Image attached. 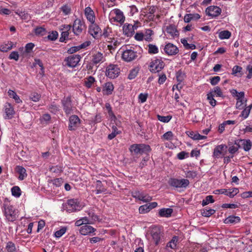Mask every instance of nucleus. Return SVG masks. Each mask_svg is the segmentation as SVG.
<instances>
[{
  "label": "nucleus",
  "mask_w": 252,
  "mask_h": 252,
  "mask_svg": "<svg viewBox=\"0 0 252 252\" xmlns=\"http://www.w3.org/2000/svg\"><path fill=\"white\" fill-rule=\"evenodd\" d=\"M152 149L149 145L145 144H134L130 146L129 151L135 155L147 154L151 151Z\"/></svg>",
  "instance_id": "f257e3e1"
},
{
  "label": "nucleus",
  "mask_w": 252,
  "mask_h": 252,
  "mask_svg": "<svg viewBox=\"0 0 252 252\" xmlns=\"http://www.w3.org/2000/svg\"><path fill=\"white\" fill-rule=\"evenodd\" d=\"M168 184L174 188H186L189 184V181L186 179H178L171 178L168 182Z\"/></svg>",
  "instance_id": "f03ea898"
},
{
  "label": "nucleus",
  "mask_w": 252,
  "mask_h": 252,
  "mask_svg": "<svg viewBox=\"0 0 252 252\" xmlns=\"http://www.w3.org/2000/svg\"><path fill=\"white\" fill-rule=\"evenodd\" d=\"M164 65L161 59L155 58L150 63L149 69L152 73L158 72L164 68Z\"/></svg>",
  "instance_id": "7ed1b4c3"
},
{
  "label": "nucleus",
  "mask_w": 252,
  "mask_h": 252,
  "mask_svg": "<svg viewBox=\"0 0 252 252\" xmlns=\"http://www.w3.org/2000/svg\"><path fill=\"white\" fill-rule=\"evenodd\" d=\"M131 48L130 47L129 49H126L122 54L123 60L126 62H131L138 57L137 52L132 50Z\"/></svg>",
  "instance_id": "20e7f679"
},
{
  "label": "nucleus",
  "mask_w": 252,
  "mask_h": 252,
  "mask_svg": "<svg viewBox=\"0 0 252 252\" xmlns=\"http://www.w3.org/2000/svg\"><path fill=\"white\" fill-rule=\"evenodd\" d=\"M78 208L79 203L77 200L74 199L68 200L63 206L64 210L69 213L79 210Z\"/></svg>",
  "instance_id": "39448f33"
},
{
  "label": "nucleus",
  "mask_w": 252,
  "mask_h": 252,
  "mask_svg": "<svg viewBox=\"0 0 252 252\" xmlns=\"http://www.w3.org/2000/svg\"><path fill=\"white\" fill-rule=\"evenodd\" d=\"M120 72V69L117 65L110 64L106 68V75L113 79L117 77Z\"/></svg>",
  "instance_id": "423d86ee"
},
{
  "label": "nucleus",
  "mask_w": 252,
  "mask_h": 252,
  "mask_svg": "<svg viewBox=\"0 0 252 252\" xmlns=\"http://www.w3.org/2000/svg\"><path fill=\"white\" fill-rule=\"evenodd\" d=\"M81 56L79 55H72L66 58L64 62L66 65L69 67H74L77 66L80 61Z\"/></svg>",
  "instance_id": "0eeeda50"
},
{
  "label": "nucleus",
  "mask_w": 252,
  "mask_h": 252,
  "mask_svg": "<svg viewBox=\"0 0 252 252\" xmlns=\"http://www.w3.org/2000/svg\"><path fill=\"white\" fill-rule=\"evenodd\" d=\"M62 104L63 110L66 115L70 114L72 112V106L70 96L63 97L62 100Z\"/></svg>",
  "instance_id": "6e6552de"
},
{
  "label": "nucleus",
  "mask_w": 252,
  "mask_h": 252,
  "mask_svg": "<svg viewBox=\"0 0 252 252\" xmlns=\"http://www.w3.org/2000/svg\"><path fill=\"white\" fill-rule=\"evenodd\" d=\"M4 214L8 221H13L17 218L15 210L11 205L4 208Z\"/></svg>",
  "instance_id": "1a4fd4ad"
},
{
  "label": "nucleus",
  "mask_w": 252,
  "mask_h": 252,
  "mask_svg": "<svg viewBox=\"0 0 252 252\" xmlns=\"http://www.w3.org/2000/svg\"><path fill=\"white\" fill-rule=\"evenodd\" d=\"M73 32L75 35L80 34L85 28L84 22L80 19H76L72 26Z\"/></svg>",
  "instance_id": "9d476101"
},
{
  "label": "nucleus",
  "mask_w": 252,
  "mask_h": 252,
  "mask_svg": "<svg viewBox=\"0 0 252 252\" xmlns=\"http://www.w3.org/2000/svg\"><path fill=\"white\" fill-rule=\"evenodd\" d=\"M205 12L208 16L216 17L220 14L221 9L218 6L212 5L208 7L206 9Z\"/></svg>",
  "instance_id": "9b49d317"
},
{
  "label": "nucleus",
  "mask_w": 252,
  "mask_h": 252,
  "mask_svg": "<svg viewBox=\"0 0 252 252\" xmlns=\"http://www.w3.org/2000/svg\"><path fill=\"white\" fill-rule=\"evenodd\" d=\"M164 51L167 55L169 56L175 55L179 52V49L177 46L170 43L165 45Z\"/></svg>",
  "instance_id": "f8f14e48"
},
{
  "label": "nucleus",
  "mask_w": 252,
  "mask_h": 252,
  "mask_svg": "<svg viewBox=\"0 0 252 252\" xmlns=\"http://www.w3.org/2000/svg\"><path fill=\"white\" fill-rule=\"evenodd\" d=\"M239 192V190L237 188H233L232 189H230L228 191L227 189H217L214 191L215 194L221 193L224 194L227 196H228L230 198L233 197Z\"/></svg>",
  "instance_id": "ddd939ff"
},
{
  "label": "nucleus",
  "mask_w": 252,
  "mask_h": 252,
  "mask_svg": "<svg viewBox=\"0 0 252 252\" xmlns=\"http://www.w3.org/2000/svg\"><path fill=\"white\" fill-rule=\"evenodd\" d=\"M151 233L154 242L156 245H158L161 241L162 235L160 230L158 227L153 228Z\"/></svg>",
  "instance_id": "4468645a"
},
{
  "label": "nucleus",
  "mask_w": 252,
  "mask_h": 252,
  "mask_svg": "<svg viewBox=\"0 0 252 252\" xmlns=\"http://www.w3.org/2000/svg\"><path fill=\"white\" fill-rule=\"evenodd\" d=\"M89 32L94 38H97L102 35L101 29L94 22L92 23V25L90 26Z\"/></svg>",
  "instance_id": "2eb2a0df"
},
{
  "label": "nucleus",
  "mask_w": 252,
  "mask_h": 252,
  "mask_svg": "<svg viewBox=\"0 0 252 252\" xmlns=\"http://www.w3.org/2000/svg\"><path fill=\"white\" fill-rule=\"evenodd\" d=\"M68 128L70 130H75L79 126L80 120L76 115H72L69 117Z\"/></svg>",
  "instance_id": "dca6fc26"
},
{
  "label": "nucleus",
  "mask_w": 252,
  "mask_h": 252,
  "mask_svg": "<svg viewBox=\"0 0 252 252\" xmlns=\"http://www.w3.org/2000/svg\"><path fill=\"white\" fill-rule=\"evenodd\" d=\"M104 58L102 53L97 52L92 55V62L94 64L100 63L104 62Z\"/></svg>",
  "instance_id": "f3484780"
},
{
  "label": "nucleus",
  "mask_w": 252,
  "mask_h": 252,
  "mask_svg": "<svg viewBox=\"0 0 252 252\" xmlns=\"http://www.w3.org/2000/svg\"><path fill=\"white\" fill-rule=\"evenodd\" d=\"M227 148V146L225 144H221L216 146L213 152V157L215 158H219L222 151Z\"/></svg>",
  "instance_id": "a211bd4d"
},
{
  "label": "nucleus",
  "mask_w": 252,
  "mask_h": 252,
  "mask_svg": "<svg viewBox=\"0 0 252 252\" xmlns=\"http://www.w3.org/2000/svg\"><path fill=\"white\" fill-rule=\"evenodd\" d=\"M113 11L116 15L115 17L112 18L114 19V21L123 23L125 21V17L123 12L119 9H115Z\"/></svg>",
  "instance_id": "6ab92c4d"
},
{
  "label": "nucleus",
  "mask_w": 252,
  "mask_h": 252,
  "mask_svg": "<svg viewBox=\"0 0 252 252\" xmlns=\"http://www.w3.org/2000/svg\"><path fill=\"white\" fill-rule=\"evenodd\" d=\"M186 133L194 140H199L207 138L206 136L201 135L197 132L187 131L186 132Z\"/></svg>",
  "instance_id": "aec40b11"
},
{
  "label": "nucleus",
  "mask_w": 252,
  "mask_h": 252,
  "mask_svg": "<svg viewBox=\"0 0 252 252\" xmlns=\"http://www.w3.org/2000/svg\"><path fill=\"white\" fill-rule=\"evenodd\" d=\"M15 171L19 174L18 179L21 181L23 180L27 176L26 169L22 166H16Z\"/></svg>",
  "instance_id": "412c9836"
},
{
  "label": "nucleus",
  "mask_w": 252,
  "mask_h": 252,
  "mask_svg": "<svg viewBox=\"0 0 252 252\" xmlns=\"http://www.w3.org/2000/svg\"><path fill=\"white\" fill-rule=\"evenodd\" d=\"M4 112L6 114V116L5 117L6 119H11L15 113L14 109L10 103H8L5 106Z\"/></svg>",
  "instance_id": "4be33fe9"
},
{
  "label": "nucleus",
  "mask_w": 252,
  "mask_h": 252,
  "mask_svg": "<svg viewBox=\"0 0 252 252\" xmlns=\"http://www.w3.org/2000/svg\"><path fill=\"white\" fill-rule=\"evenodd\" d=\"M79 231L82 235H86L94 232L95 229L90 225L85 224L81 227Z\"/></svg>",
  "instance_id": "5701e85b"
},
{
  "label": "nucleus",
  "mask_w": 252,
  "mask_h": 252,
  "mask_svg": "<svg viewBox=\"0 0 252 252\" xmlns=\"http://www.w3.org/2000/svg\"><path fill=\"white\" fill-rule=\"evenodd\" d=\"M85 14L87 19L91 23H94L95 21V16L94 11L90 7H87L85 9Z\"/></svg>",
  "instance_id": "b1692460"
},
{
  "label": "nucleus",
  "mask_w": 252,
  "mask_h": 252,
  "mask_svg": "<svg viewBox=\"0 0 252 252\" xmlns=\"http://www.w3.org/2000/svg\"><path fill=\"white\" fill-rule=\"evenodd\" d=\"M166 32L169 34L172 37L178 36L179 35V32L177 31L176 27L173 25H170L166 27Z\"/></svg>",
  "instance_id": "393cba45"
},
{
  "label": "nucleus",
  "mask_w": 252,
  "mask_h": 252,
  "mask_svg": "<svg viewBox=\"0 0 252 252\" xmlns=\"http://www.w3.org/2000/svg\"><path fill=\"white\" fill-rule=\"evenodd\" d=\"M173 209L171 208H162L159 210L158 215L161 217L168 218L171 216Z\"/></svg>",
  "instance_id": "a878e982"
},
{
  "label": "nucleus",
  "mask_w": 252,
  "mask_h": 252,
  "mask_svg": "<svg viewBox=\"0 0 252 252\" xmlns=\"http://www.w3.org/2000/svg\"><path fill=\"white\" fill-rule=\"evenodd\" d=\"M124 33L128 37L131 36L134 33L133 26L131 24L125 25L123 27Z\"/></svg>",
  "instance_id": "bb28decb"
},
{
  "label": "nucleus",
  "mask_w": 252,
  "mask_h": 252,
  "mask_svg": "<svg viewBox=\"0 0 252 252\" xmlns=\"http://www.w3.org/2000/svg\"><path fill=\"white\" fill-rule=\"evenodd\" d=\"M241 141L242 148L246 152L249 151L252 147L251 140L250 139H243Z\"/></svg>",
  "instance_id": "cd10ccee"
},
{
  "label": "nucleus",
  "mask_w": 252,
  "mask_h": 252,
  "mask_svg": "<svg viewBox=\"0 0 252 252\" xmlns=\"http://www.w3.org/2000/svg\"><path fill=\"white\" fill-rule=\"evenodd\" d=\"M240 221V218L239 217L230 216L224 220V222L226 224L233 223L239 222Z\"/></svg>",
  "instance_id": "c85d7f7f"
},
{
  "label": "nucleus",
  "mask_w": 252,
  "mask_h": 252,
  "mask_svg": "<svg viewBox=\"0 0 252 252\" xmlns=\"http://www.w3.org/2000/svg\"><path fill=\"white\" fill-rule=\"evenodd\" d=\"M96 185V194H99L105 192L106 189L103 187L102 182L99 180H97L95 183Z\"/></svg>",
  "instance_id": "c756f323"
},
{
  "label": "nucleus",
  "mask_w": 252,
  "mask_h": 252,
  "mask_svg": "<svg viewBox=\"0 0 252 252\" xmlns=\"http://www.w3.org/2000/svg\"><path fill=\"white\" fill-rule=\"evenodd\" d=\"M95 81V79L94 77L92 76L87 77L84 79V85L87 88H90Z\"/></svg>",
  "instance_id": "7c9ffc66"
},
{
  "label": "nucleus",
  "mask_w": 252,
  "mask_h": 252,
  "mask_svg": "<svg viewBox=\"0 0 252 252\" xmlns=\"http://www.w3.org/2000/svg\"><path fill=\"white\" fill-rule=\"evenodd\" d=\"M114 90V86L112 83L106 82L103 89V91H106V94L107 95L111 94Z\"/></svg>",
  "instance_id": "2f4dec72"
},
{
  "label": "nucleus",
  "mask_w": 252,
  "mask_h": 252,
  "mask_svg": "<svg viewBox=\"0 0 252 252\" xmlns=\"http://www.w3.org/2000/svg\"><path fill=\"white\" fill-rule=\"evenodd\" d=\"M178 240V236H173L172 239L167 244L166 247L170 248L172 249H174L176 247Z\"/></svg>",
  "instance_id": "473e14b6"
},
{
  "label": "nucleus",
  "mask_w": 252,
  "mask_h": 252,
  "mask_svg": "<svg viewBox=\"0 0 252 252\" xmlns=\"http://www.w3.org/2000/svg\"><path fill=\"white\" fill-rule=\"evenodd\" d=\"M47 32L46 30L43 27H37L34 29V33L36 35L43 36Z\"/></svg>",
  "instance_id": "72a5a7b5"
},
{
  "label": "nucleus",
  "mask_w": 252,
  "mask_h": 252,
  "mask_svg": "<svg viewBox=\"0 0 252 252\" xmlns=\"http://www.w3.org/2000/svg\"><path fill=\"white\" fill-rule=\"evenodd\" d=\"M48 110L53 114H57L60 110L59 106L57 105L55 102L51 103L48 106Z\"/></svg>",
  "instance_id": "f704fd0d"
},
{
  "label": "nucleus",
  "mask_w": 252,
  "mask_h": 252,
  "mask_svg": "<svg viewBox=\"0 0 252 252\" xmlns=\"http://www.w3.org/2000/svg\"><path fill=\"white\" fill-rule=\"evenodd\" d=\"M154 34L153 31L151 29H147L144 34V39L148 42L152 40V35Z\"/></svg>",
  "instance_id": "c9c22d12"
},
{
  "label": "nucleus",
  "mask_w": 252,
  "mask_h": 252,
  "mask_svg": "<svg viewBox=\"0 0 252 252\" xmlns=\"http://www.w3.org/2000/svg\"><path fill=\"white\" fill-rule=\"evenodd\" d=\"M242 67L239 65H235L232 68V74L238 76H241L242 75Z\"/></svg>",
  "instance_id": "e433bc0d"
},
{
  "label": "nucleus",
  "mask_w": 252,
  "mask_h": 252,
  "mask_svg": "<svg viewBox=\"0 0 252 252\" xmlns=\"http://www.w3.org/2000/svg\"><path fill=\"white\" fill-rule=\"evenodd\" d=\"M8 94L10 97L13 98L15 100L16 102L18 103L22 102L19 96L16 94V93L14 91L9 90L8 91Z\"/></svg>",
  "instance_id": "4c0bfd02"
},
{
  "label": "nucleus",
  "mask_w": 252,
  "mask_h": 252,
  "mask_svg": "<svg viewBox=\"0 0 252 252\" xmlns=\"http://www.w3.org/2000/svg\"><path fill=\"white\" fill-rule=\"evenodd\" d=\"M6 249L7 252H17L15 245L11 241L7 243Z\"/></svg>",
  "instance_id": "58836bf2"
},
{
  "label": "nucleus",
  "mask_w": 252,
  "mask_h": 252,
  "mask_svg": "<svg viewBox=\"0 0 252 252\" xmlns=\"http://www.w3.org/2000/svg\"><path fill=\"white\" fill-rule=\"evenodd\" d=\"M207 95V98L209 100L210 104L213 107L215 106L217 101L214 98V94H213V92H209Z\"/></svg>",
  "instance_id": "ea45409f"
},
{
  "label": "nucleus",
  "mask_w": 252,
  "mask_h": 252,
  "mask_svg": "<svg viewBox=\"0 0 252 252\" xmlns=\"http://www.w3.org/2000/svg\"><path fill=\"white\" fill-rule=\"evenodd\" d=\"M231 34V33L229 31L225 30L219 33V37L221 39H228L230 37Z\"/></svg>",
  "instance_id": "a19ab883"
},
{
  "label": "nucleus",
  "mask_w": 252,
  "mask_h": 252,
  "mask_svg": "<svg viewBox=\"0 0 252 252\" xmlns=\"http://www.w3.org/2000/svg\"><path fill=\"white\" fill-rule=\"evenodd\" d=\"M148 53L150 54H155L158 52V49L157 46L152 44L148 45Z\"/></svg>",
  "instance_id": "79ce46f5"
},
{
  "label": "nucleus",
  "mask_w": 252,
  "mask_h": 252,
  "mask_svg": "<svg viewBox=\"0 0 252 252\" xmlns=\"http://www.w3.org/2000/svg\"><path fill=\"white\" fill-rule=\"evenodd\" d=\"M215 212H216V211L215 210H214V209H203L201 211V214L204 217H209L212 215L214 214L215 213Z\"/></svg>",
  "instance_id": "37998d69"
},
{
  "label": "nucleus",
  "mask_w": 252,
  "mask_h": 252,
  "mask_svg": "<svg viewBox=\"0 0 252 252\" xmlns=\"http://www.w3.org/2000/svg\"><path fill=\"white\" fill-rule=\"evenodd\" d=\"M11 192L12 195L18 197L21 194V191L20 188L18 186H14L11 189Z\"/></svg>",
  "instance_id": "c03bdc74"
},
{
  "label": "nucleus",
  "mask_w": 252,
  "mask_h": 252,
  "mask_svg": "<svg viewBox=\"0 0 252 252\" xmlns=\"http://www.w3.org/2000/svg\"><path fill=\"white\" fill-rule=\"evenodd\" d=\"M215 201L213 199L212 195H208L206 197L205 199H203L202 202V205L203 206L208 205L209 203H214Z\"/></svg>",
  "instance_id": "a18cd8bd"
},
{
  "label": "nucleus",
  "mask_w": 252,
  "mask_h": 252,
  "mask_svg": "<svg viewBox=\"0 0 252 252\" xmlns=\"http://www.w3.org/2000/svg\"><path fill=\"white\" fill-rule=\"evenodd\" d=\"M158 120L163 123H168L172 119V116L168 115L167 116H163L159 115H157Z\"/></svg>",
  "instance_id": "49530a36"
},
{
  "label": "nucleus",
  "mask_w": 252,
  "mask_h": 252,
  "mask_svg": "<svg viewBox=\"0 0 252 252\" xmlns=\"http://www.w3.org/2000/svg\"><path fill=\"white\" fill-rule=\"evenodd\" d=\"M149 207L148 204L141 206L139 208V212L140 214H145L150 212Z\"/></svg>",
  "instance_id": "de8ad7c7"
},
{
  "label": "nucleus",
  "mask_w": 252,
  "mask_h": 252,
  "mask_svg": "<svg viewBox=\"0 0 252 252\" xmlns=\"http://www.w3.org/2000/svg\"><path fill=\"white\" fill-rule=\"evenodd\" d=\"M185 175L187 178L194 179L197 176V173L196 171L189 170L185 172Z\"/></svg>",
  "instance_id": "09e8293b"
},
{
  "label": "nucleus",
  "mask_w": 252,
  "mask_h": 252,
  "mask_svg": "<svg viewBox=\"0 0 252 252\" xmlns=\"http://www.w3.org/2000/svg\"><path fill=\"white\" fill-rule=\"evenodd\" d=\"M173 137V134L172 131H169L165 133L162 136V138L166 140H171Z\"/></svg>",
  "instance_id": "8fccbe9b"
},
{
  "label": "nucleus",
  "mask_w": 252,
  "mask_h": 252,
  "mask_svg": "<svg viewBox=\"0 0 252 252\" xmlns=\"http://www.w3.org/2000/svg\"><path fill=\"white\" fill-rule=\"evenodd\" d=\"M228 145L229 146L228 152L230 154H234L238 151L236 147L233 145L232 142H229L228 143Z\"/></svg>",
  "instance_id": "3c124183"
},
{
  "label": "nucleus",
  "mask_w": 252,
  "mask_h": 252,
  "mask_svg": "<svg viewBox=\"0 0 252 252\" xmlns=\"http://www.w3.org/2000/svg\"><path fill=\"white\" fill-rule=\"evenodd\" d=\"M210 92H213V94H215L217 96L223 97V94L220 88L217 86L214 88L213 90H212Z\"/></svg>",
  "instance_id": "603ef678"
},
{
  "label": "nucleus",
  "mask_w": 252,
  "mask_h": 252,
  "mask_svg": "<svg viewBox=\"0 0 252 252\" xmlns=\"http://www.w3.org/2000/svg\"><path fill=\"white\" fill-rule=\"evenodd\" d=\"M247 100L240 99L237 100L236 104V108L238 109L241 110L244 108V104L246 103Z\"/></svg>",
  "instance_id": "864d4df0"
},
{
  "label": "nucleus",
  "mask_w": 252,
  "mask_h": 252,
  "mask_svg": "<svg viewBox=\"0 0 252 252\" xmlns=\"http://www.w3.org/2000/svg\"><path fill=\"white\" fill-rule=\"evenodd\" d=\"M69 32L67 31H63L61 33V37L60 38V42H64L65 40L68 39Z\"/></svg>",
  "instance_id": "5fc2aeb1"
},
{
  "label": "nucleus",
  "mask_w": 252,
  "mask_h": 252,
  "mask_svg": "<svg viewBox=\"0 0 252 252\" xmlns=\"http://www.w3.org/2000/svg\"><path fill=\"white\" fill-rule=\"evenodd\" d=\"M66 231V227H62L55 233V236L56 237L60 238L65 233Z\"/></svg>",
  "instance_id": "6e6d98bb"
},
{
  "label": "nucleus",
  "mask_w": 252,
  "mask_h": 252,
  "mask_svg": "<svg viewBox=\"0 0 252 252\" xmlns=\"http://www.w3.org/2000/svg\"><path fill=\"white\" fill-rule=\"evenodd\" d=\"M58 36V33L56 31H53L51 33H50L48 36L47 38L48 39L51 41L55 40Z\"/></svg>",
  "instance_id": "4d7b16f0"
},
{
  "label": "nucleus",
  "mask_w": 252,
  "mask_h": 252,
  "mask_svg": "<svg viewBox=\"0 0 252 252\" xmlns=\"http://www.w3.org/2000/svg\"><path fill=\"white\" fill-rule=\"evenodd\" d=\"M19 55L18 54V52L17 51H13L12 52L9 56V59H13L15 61H17L19 60Z\"/></svg>",
  "instance_id": "13d9d810"
},
{
  "label": "nucleus",
  "mask_w": 252,
  "mask_h": 252,
  "mask_svg": "<svg viewBox=\"0 0 252 252\" xmlns=\"http://www.w3.org/2000/svg\"><path fill=\"white\" fill-rule=\"evenodd\" d=\"M185 74L183 73L182 71L179 70L177 72L176 78L179 82H182L184 80Z\"/></svg>",
  "instance_id": "bf43d9fd"
},
{
  "label": "nucleus",
  "mask_w": 252,
  "mask_h": 252,
  "mask_svg": "<svg viewBox=\"0 0 252 252\" xmlns=\"http://www.w3.org/2000/svg\"><path fill=\"white\" fill-rule=\"evenodd\" d=\"M40 98V95L36 93H32L30 95V99L35 102L38 101Z\"/></svg>",
  "instance_id": "052dcab7"
},
{
  "label": "nucleus",
  "mask_w": 252,
  "mask_h": 252,
  "mask_svg": "<svg viewBox=\"0 0 252 252\" xmlns=\"http://www.w3.org/2000/svg\"><path fill=\"white\" fill-rule=\"evenodd\" d=\"M62 11L65 15H68L71 12V8L70 7L67 5H64L61 8Z\"/></svg>",
  "instance_id": "680f3d73"
},
{
  "label": "nucleus",
  "mask_w": 252,
  "mask_h": 252,
  "mask_svg": "<svg viewBox=\"0 0 252 252\" xmlns=\"http://www.w3.org/2000/svg\"><path fill=\"white\" fill-rule=\"evenodd\" d=\"M138 73V71L135 69H132L128 74V78L130 80L133 79L136 77Z\"/></svg>",
  "instance_id": "e2e57ef3"
},
{
  "label": "nucleus",
  "mask_w": 252,
  "mask_h": 252,
  "mask_svg": "<svg viewBox=\"0 0 252 252\" xmlns=\"http://www.w3.org/2000/svg\"><path fill=\"white\" fill-rule=\"evenodd\" d=\"M250 112L251 111L249 109L245 107V108L242 111L240 115V117H242L245 119L248 117Z\"/></svg>",
  "instance_id": "0e129e2a"
},
{
  "label": "nucleus",
  "mask_w": 252,
  "mask_h": 252,
  "mask_svg": "<svg viewBox=\"0 0 252 252\" xmlns=\"http://www.w3.org/2000/svg\"><path fill=\"white\" fill-rule=\"evenodd\" d=\"M188 157H189V153L185 151L181 152L177 154L178 158L179 159H181V160L183 159Z\"/></svg>",
  "instance_id": "69168bd1"
},
{
  "label": "nucleus",
  "mask_w": 252,
  "mask_h": 252,
  "mask_svg": "<svg viewBox=\"0 0 252 252\" xmlns=\"http://www.w3.org/2000/svg\"><path fill=\"white\" fill-rule=\"evenodd\" d=\"M89 217H90L91 220L90 221L92 223L94 221L97 220H98V217L97 215H95L94 213L93 212H90L88 213Z\"/></svg>",
  "instance_id": "338daca9"
},
{
  "label": "nucleus",
  "mask_w": 252,
  "mask_h": 252,
  "mask_svg": "<svg viewBox=\"0 0 252 252\" xmlns=\"http://www.w3.org/2000/svg\"><path fill=\"white\" fill-rule=\"evenodd\" d=\"M246 69L249 72L247 78L249 79H251L252 78V63H250L247 66Z\"/></svg>",
  "instance_id": "774afa93"
}]
</instances>
